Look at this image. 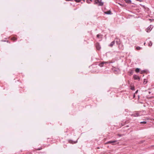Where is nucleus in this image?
Wrapping results in <instances>:
<instances>
[{"instance_id": "nucleus-26", "label": "nucleus", "mask_w": 154, "mask_h": 154, "mask_svg": "<svg viewBox=\"0 0 154 154\" xmlns=\"http://www.w3.org/2000/svg\"><path fill=\"white\" fill-rule=\"evenodd\" d=\"M118 135L119 136V137H121L122 136V135L121 134H118Z\"/></svg>"}, {"instance_id": "nucleus-22", "label": "nucleus", "mask_w": 154, "mask_h": 154, "mask_svg": "<svg viewBox=\"0 0 154 154\" xmlns=\"http://www.w3.org/2000/svg\"><path fill=\"white\" fill-rule=\"evenodd\" d=\"M75 1L77 2H80L81 0H75Z\"/></svg>"}, {"instance_id": "nucleus-35", "label": "nucleus", "mask_w": 154, "mask_h": 154, "mask_svg": "<svg viewBox=\"0 0 154 154\" xmlns=\"http://www.w3.org/2000/svg\"><path fill=\"white\" fill-rule=\"evenodd\" d=\"M145 43H144V45H145Z\"/></svg>"}, {"instance_id": "nucleus-14", "label": "nucleus", "mask_w": 154, "mask_h": 154, "mask_svg": "<svg viewBox=\"0 0 154 154\" xmlns=\"http://www.w3.org/2000/svg\"><path fill=\"white\" fill-rule=\"evenodd\" d=\"M125 2L128 3H131V1L130 0H125Z\"/></svg>"}, {"instance_id": "nucleus-4", "label": "nucleus", "mask_w": 154, "mask_h": 154, "mask_svg": "<svg viewBox=\"0 0 154 154\" xmlns=\"http://www.w3.org/2000/svg\"><path fill=\"white\" fill-rule=\"evenodd\" d=\"M112 70L114 72H118L119 71V69L118 68H116L115 67H113L112 68Z\"/></svg>"}, {"instance_id": "nucleus-5", "label": "nucleus", "mask_w": 154, "mask_h": 154, "mask_svg": "<svg viewBox=\"0 0 154 154\" xmlns=\"http://www.w3.org/2000/svg\"><path fill=\"white\" fill-rule=\"evenodd\" d=\"M96 48L98 50H100V46L99 44V43L98 42H97L96 43Z\"/></svg>"}, {"instance_id": "nucleus-1", "label": "nucleus", "mask_w": 154, "mask_h": 154, "mask_svg": "<svg viewBox=\"0 0 154 154\" xmlns=\"http://www.w3.org/2000/svg\"><path fill=\"white\" fill-rule=\"evenodd\" d=\"M94 3L95 4H97L99 6H102L103 4V2H101V0H96Z\"/></svg>"}, {"instance_id": "nucleus-9", "label": "nucleus", "mask_w": 154, "mask_h": 154, "mask_svg": "<svg viewBox=\"0 0 154 154\" xmlns=\"http://www.w3.org/2000/svg\"><path fill=\"white\" fill-rule=\"evenodd\" d=\"M116 40H117L116 41V42L117 44H118L119 45V44H121L120 40V39H118L116 38Z\"/></svg>"}, {"instance_id": "nucleus-2", "label": "nucleus", "mask_w": 154, "mask_h": 154, "mask_svg": "<svg viewBox=\"0 0 154 154\" xmlns=\"http://www.w3.org/2000/svg\"><path fill=\"white\" fill-rule=\"evenodd\" d=\"M117 141V140H113V141H110L107 142L106 143V144H109L110 143L112 144V145H114L116 144H117L116 143Z\"/></svg>"}, {"instance_id": "nucleus-32", "label": "nucleus", "mask_w": 154, "mask_h": 154, "mask_svg": "<svg viewBox=\"0 0 154 154\" xmlns=\"http://www.w3.org/2000/svg\"><path fill=\"white\" fill-rule=\"evenodd\" d=\"M97 148L98 149H99L100 148L99 147H97Z\"/></svg>"}, {"instance_id": "nucleus-11", "label": "nucleus", "mask_w": 154, "mask_h": 154, "mask_svg": "<svg viewBox=\"0 0 154 154\" xmlns=\"http://www.w3.org/2000/svg\"><path fill=\"white\" fill-rule=\"evenodd\" d=\"M119 48L120 49H123V46L122 44H120L119 45Z\"/></svg>"}, {"instance_id": "nucleus-10", "label": "nucleus", "mask_w": 154, "mask_h": 154, "mask_svg": "<svg viewBox=\"0 0 154 154\" xmlns=\"http://www.w3.org/2000/svg\"><path fill=\"white\" fill-rule=\"evenodd\" d=\"M77 140L76 141H73L72 140H69V142L70 143H72V144H74L75 143H77Z\"/></svg>"}, {"instance_id": "nucleus-19", "label": "nucleus", "mask_w": 154, "mask_h": 154, "mask_svg": "<svg viewBox=\"0 0 154 154\" xmlns=\"http://www.w3.org/2000/svg\"><path fill=\"white\" fill-rule=\"evenodd\" d=\"M146 79H144V81H143V83L144 84H146L147 82V81H146Z\"/></svg>"}, {"instance_id": "nucleus-18", "label": "nucleus", "mask_w": 154, "mask_h": 154, "mask_svg": "<svg viewBox=\"0 0 154 154\" xmlns=\"http://www.w3.org/2000/svg\"><path fill=\"white\" fill-rule=\"evenodd\" d=\"M152 44L151 42L150 41L149 42V44H148L149 46H152Z\"/></svg>"}, {"instance_id": "nucleus-34", "label": "nucleus", "mask_w": 154, "mask_h": 154, "mask_svg": "<svg viewBox=\"0 0 154 154\" xmlns=\"http://www.w3.org/2000/svg\"><path fill=\"white\" fill-rule=\"evenodd\" d=\"M7 42H8V40H7Z\"/></svg>"}, {"instance_id": "nucleus-16", "label": "nucleus", "mask_w": 154, "mask_h": 154, "mask_svg": "<svg viewBox=\"0 0 154 154\" xmlns=\"http://www.w3.org/2000/svg\"><path fill=\"white\" fill-rule=\"evenodd\" d=\"M11 39L14 41L17 40V38H16L15 37H14L11 38Z\"/></svg>"}, {"instance_id": "nucleus-6", "label": "nucleus", "mask_w": 154, "mask_h": 154, "mask_svg": "<svg viewBox=\"0 0 154 154\" xmlns=\"http://www.w3.org/2000/svg\"><path fill=\"white\" fill-rule=\"evenodd\" d=\"M107 63H108V62H104V61H103V62H102L100 63L99 64V65L100 67H103V65L104 64H107Z\"/></svg>"}, {"instance_id": "nucleus-27", "label": "nucleus", "mask_w": 154, "mask_h": 154, "mask_svg": "<svg viewBox=\"0 0 154 154\" xmlns=\"http://www.w3.org/2000/svg\"><path fill=\"white\" fill-rule=\"evenodd\" d=\"M135 97V94H134V95H133V98H134V97Z\"/></svg>"}, {"instance_id": "nucleus-33", "label": "nucleus", "mask_w": 154, "mask_h": 154, "mask_svg": "<svg viewBox=\"0 0 154 154\" xmlns=\"http://www.w3.org/2000/svg\"><path fill=\"white\" fill-rule=\"evenodd\" d=\"M150 93H151V92H150V91H149V94H150Z\"/></svg>"}, {"instance_id": "nucleus-8", "label": "nucleus", "mask_w": 154, "mask_h": 154, "mask_svg": "<svg viewBox=\"0 0 154 154\" xmlns=\"http://www.w3.org/2000/svg\"><path fill=\"white\" fill-rule=\"evenodd\" d=\"M133 77L134 79L135 80H139L140 79V77L138 76L135 75H134L133 76Z\"/></svg>"}, {"instance_id": "nucleus-25", "label": "nucleus", "mask_w": 154, "mask_h": 154, "mask_svg": "<svg viewBox=\"0 0 154 154\" xmlns=\"http://www.w3.org/2000/svg\"><path fill=\"white\" fill-rule=\"evenodd\" d=\"M138 90H137L135 92V94H137V93L138 92Z\"/></svg>"}, {"instance_id": "nucleus-21", "label": "nucleus", "mask_w": 154, "mask_h": 154, "mask_svg": "<svg viewBox=\"0 0 154 154\" xmlns=\"http://www.w3.org/2000/svg\"><path fill=\"white\" fill-rule=\"evenodd\" d=\"M146 122L145 121L142 122H140V123L141 124H146Z\"/></svg>"}, {"instance_id": "nucleus-23", "label": "nucleus", "mask_w": 154, "mask_h": 154, "mask_svg": "<svg viewBox=\"0 0 154 154\" xmlns=\"http://www.w3.org/2000/svg\"><path fill=\"white\" fill-rule=\"evenodd\" d=\"M131 89L132 90H134L135 89L134 87H132L131 88Z\"/></svg>"}, {"instance_id": "nucleus-17", "label": "nucleus", "mask_w": 154, "mask_h": 154, "mask_svg": "<svg viewBox=\"0 0 154 154\" xmlns=\"http://www.w3.org/2000/svg\"><path fill=\"white\" fill-rule=\"evenodd\" d=\"M140 71V69H139V68H136L135 69V72H139Z\"/></svg>"}, {"instance_id": "nucleus-7", "label": "nucleus", "mask_w": 154, "mask_h": 154, "mask_svg": "<svg viewBox=\"0 0 154 154\" xmlns=\"http://www.w3.org/2000/svg\"><path fill=\"white\" fill-rule=\"evenodd\" d=\"M140 116V115H139V114L137 112L134 113L132 114L131 115V116H134V117H137V116Z\"/></svg>"}, {"instance_id": "nucleus-28", "label": "nucleus", "mask_w": 154, "mask_h": 154, "mask_svg": "<svg viewBox=\"0 0 154 154\" xmlns=\"http://www.w3.org/2000/svg\"><path fill=\"white\" fill-rule=\"evenodd\" d=\"M1 41L2 42H6V41L5 40H2Z\"/></svg>"}, {"instance_id": "nucleus-20", "label": "nucleus", "mask_w": 154, "mask_h": 154, "mask_svg": "<svg viewBox=\"0 0 154 154\" xmlns=\"http://www.w3.org/2000/svg\"><path fill=\"white\" fill-rule=\"evenodd\" d=\"M136 49L137 50H140L141 49V48L139 47H137L136 48Z\"/></svg>"}, {"instance_id": "nucleus-15", "label": "nucleus", "mask_w": 154, "mask_h": 154, "mask_svg": "<svg viewBox=\"0 0 154 154\" xmlns=\"http://www.w3.org/2000/svg\"><path fill=\"white\" fill-rule=\"evenodd\" d=\"M102 35H100L99 34H98L97 35V38H102Z\"/></svg>"}, {"instance_id": "nucleus-12", "label": "nucleus", "mask_w": 154, "mask_h": 154, "mask_svg": "<svg viewBox=\"0 0 154 154\" xmlns=\"http://www.w3.org/2000/svg\"><path fill=\"white\" fill-rule=\"evenodd\" d=\"M115 41H113L111 42L110 44L109 45V46L110 47H112L115 44Z\"/></svg>"}, {"instance_id": "nucleus-29", "label": "nucleus", "mask_w": 154, "mask_h": 154, "mask_svg": "<svg viewBox=\"0 0 154 154\" xmlns=\"http://www.w3.org/2000/svg\"><path fill=\"white\" fill-rule=\"evenodd\" d=\"M66 1H70V0H65Z\"/></svg>"}, {"instance_id": "nucleus-31", "label": "nucleus", "mask_w": 154, "mask_h": 154, "mask_svg": "<svg viewBox=\"0 0 154 154\" xmlns=\"http://www.w3.org/2000/svg\"><path fill=\"white\" fill-rule=\"evenodd\" d=\"M112 62H108V63H112Z\"/></svg>"}, {"instance_id": "nucleus-24", "label": "nucleus", "mask_w": 154, "mask_h": 154, "mask_svg": "<svg viewBox=\"0 0 154 154\" xmlns=\"http://www.w3.org/2000/svg\"><path fill=\"white\" fill-rule=\"evenodd\" d=\"M133 72L132 71H131L130 72V74L131 75H132L133 74Z\"/></svg>"}, {"instance_id": "nucleus-13", "label": "nucleus", "mask_w": 154, "mask_h": 154, "mask_svg": "<svg viewBox=\"0 0 154 154\" xmlns=\"http://www.w3.org/2000/svg\"><path fill=\"white\" fill-rule=\"evenodd\" d=\"M105 13L107 14H111V12L110 11H106L105 12Z\"/></svg>"}, {"instance_id": "nucleus-3", "label": "nucleus", "mask_w": 154, "mask_h": 154, "mask_svg": "<svg viewBox=\"0 0 154 154\" xmlns=\"http://www.w3.org/2000/svg\"><path fill=\"white\" fill-rule=\"evenodd\" d=\"M153 28V26L152 25H150L146 29V31L147 32H149Z\"/></svg>"}, {"instance_id": "nucleus-30", "label": "nucleus", "mask_w": 154, "mask_h": 154, "mask_svg": "<svg viewBox=\"0 0 154 154\" xmlns=\"http://www.w3.org/2000/svg\"><path fill=\"white\" fill-rule=\"evenodd\" d=\"M41 149H42V148H41V149H37V150H41Z\"/></svg>"}]
</instances>
